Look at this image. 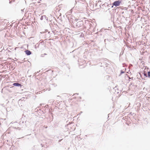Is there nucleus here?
<instances>
[{
    "label": "nucleus",
    "instance_id": "obj_1",
    "mask_svg": "<svg viewBox=\"0 0 150 150\" xmlns=\"http://www.w3.org/2000/svg\"><path fill=\"white\" fill-rule=\"evenodd\" d=\"M121 1H115L113 4V5L115 6H119L121 3Z\"/></svg>",
    "mask_w": 150,
    "mask_h": 150
},
{
    "label": "nucleus",
    "instance_id": "obj_2",
    "mask_svg": "<svg viewBox=\"0 0 150 150\" xmlns=\"http://www.w3.org/2000/svg\"><path fill=\"white\" fill-rule=\"evenodd\" d=\"M25 52L27 55H30L31 53V52L28 50L25 51Z\"/></svg>",
    "mask_w": 150,
    "mask_h": 150
},
{
    "label": "nucleus",
    "instance_id": "obj_3",
    "mask_svg": "<svg viewBox=\"0 0 150 150\" xmlns=\"http://www.w3.org/2000/svg\"><path fill=\"white\" fill-rule=\"evenodd\" d=\"M13 85L15 86H21V85L20 84L18 83H13Z\"/></svg>",
    "mask_w": 150,
    "mask_h": 150
},
{
    "label": "nucleus",
    "instance_id": "obj_4",
    "mask_svg": "<svg viewBox=\"0 0 150 150\" xmlns=\"http://www.w3.org/2000/svg\"><path fill=\"white\" fill-rule=\"evenodd\" d=\"M148 77H150V71H149L148 72Z\"/></svg>",
    "mask_w": 150,
    "mask_h": 150
},
{
    "label": "nucleus",
    "instance_id": "obj_5",
    "mask_svg": "<svg viewBox=\"0 0 150 150\" xmlns=\"http://www.w3.org/2000/svg\"><path fill=\"white\" fill-rule=\"evenodd\" d=\"M144 76H146V77H147V74L146 73H144Z\"/></svg>",
    "mask_w": 150,
    "mask_h": 150
},
{
    "label": "nucleus",
    "instance_id": "obj_6",
    "mask_svg": "<svg viewBox=\"0 0 150 150\" xmlns=\"http://www.w3.org/2000/svg\"><path fill=\"white\" fill-rule=\"evenodd\" d=\"M112 8L113 7V6H112Z\"/></svg>",
    "mask_w": 150,
    "mask_h": 150
}]
</instances>
